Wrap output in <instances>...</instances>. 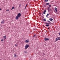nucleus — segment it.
Returning a JSON list of instances; mask_svg holds the SVG:
<instances>
[{"label": "nucleus", "mask_w": 60, "mask_h": 60, "mask_svg": "<svg viewBox=\"0 0 60 60\" xmlns=\"http://www.w3.org/2000/svg\"><path fill=\"white\" fill-rule=\"evenodd\" d=\"M49 40V39L48 38H45L44 41H48V40Z\"/></svg>", "instance_id": "20e7f679"}, {"label": "nucleus", "mask_w": 60, "mask_h": 60, "mask_svg": "<svg viewBox=\"0 0 60 60\" xmlns=\"http://www.w3.org/2000/svg\"><path fill=\"white\" fill-rule=\"evenodd\" d=\"M29 45H27L26 44V45L25 47V49H27L28 47H29Z\"/></svg>", "instance_id": "f03ea898"}, {"label": "nucleus", "mask_w": 60, "mask_h": 60, "mask_svg": "<svg viewBox=\"0 0 60 60\" xmlns=\"http://www.w3.org/2000/svg\"><path fill=\"white\" fill-rule=\"evenodd\" d=\"M46 26H49V24H48V25H46Z\"/></svg>", "instance_id": "f3484780"}, {"label": "nucleus", "mask_w": 60, "mask_h": 60, "mask_svg": "<svg viewBox=\"0 0 60 60\" xmlns=\"http://www.w3.org/2000/svg\"><path fill=\"white\" fill-rule=\"evenodd\" d=\"M42 15H43V14H42Z\"/></svg>", "instance_id": "473e14b6"}, {"label": "nucleus", "mask_w": 60, "mask_h": 60, "mask_svg": "<svg viewBox=\"0 0 60 60\" xmlns=\"http://www.w3.org/2000/svg\"><path fill=\"white\" fill-rule=\"evenodd\" d=\"M48 0H45V2L46 3L47 2H48Z\"/></svg>", "instance_id": "4468645a"}, {"label": "nucleus", "mask_w": 60, "mask_h": 60, "mask_svg": "<svg viewBox=\"0 0 60 60\" xmlns=\"http://www.w3.org/2000/svg\"><path fill=\"white\" fill-rule=\"evenodd\" d=\"M44 7H46V5H44Z\"/></svg>", "instance_id": "5701e85b"}, {"label": "nucleus", "mask_w": 60, "mask_h": 60, "mask_svg": "<svg viewBox=\"0 0 60 60\" xmlns=\"http://www.w3.org/2000/svg\"><path fill=\"white\" fill-rule=\"evenodd\" d=\"M54 9L55 10V11L56 12L57 11V8H54Z\"/></svg>", "instance_id": "39448f33"}, {"label": "nucleus", "mask_w": 60, "mask_h": 60, "mask_svg": "<svg viewBox=\"0 0 60 60\" xmlns=\"http://www.w3.org/2000/svg\"><path fill=\"white\" fill-rule=\"evenodd\" d=\"M1 23L2 24H4V20H2Z\"/></svg>", "instance_id": "0eeeda50"}, {"label": "nucleus", "mask_w": 60, "mask_h": 60, "mask_svg": "<svg viewBox=\"0 0 60 60\" xmlns=\"http://www.w3.org/2000/svg\"><path fill=\"white\" fill-rule=\"evenodd\" d=\"M46 5H49V3H46Z\"/></svg>", "instance_id": "ddd939ff"}, {"label": "nucleus", "mask_w": 60, "mask_h": 60, "mask_svg": "<svg viewBox=\"0 0 60 60\" xmlns=\"http://www.w3.org/2000/svg\"><path fill=\"white\" fill-rule=\"evenodd\" d=\"M27 5H28L27 4H26V6H27Z\"/></svg>", "instance_id": "7c9ffc66"}, {"label": "nucleus", "mask_w": 60, "mask_h": 60, "mask_svg": "<svg viewBox=\"0 0 60 60\" xmlns=\"http://www.w3.org/2000/svg\"><path fill=\"white\" fill-rule=\"evenodd\" d=\"M21 14L20 13H19L17 15V16L16 17L15 19H19V17H20V16H21Z\"/></svg>", "instance_id": "f257e3e1"}, {"label": "nucleus", "mask_w": 60, "mask_h": 60, "mask_svg": "<svg viewBox=\"0 0 60 60\" xmlns=\"http://www.w3.org/2000/svg\"><path fill=\"white\" fill-rule=\"evenodd\" d=\"M48 11H50L51 10L50 9V8H49V7H48Z\"/></svg>", "instance_id": "f8f14e48"}, {"label": "nucleus", "mask_w": 60, "mask_h": 60, "mask_svg": "<svg viewBox=\"0 0 60 60\" xmlns=\"http://www.w3.org/2000/svg\"><path fill=\"white\" fill-rule=\"evenodd\" d=\"M14 57H17V55L16 54H14Z\"/></svg>", "instance_id": "1a4fd4ad"}, {"label": "nucleus", "mask_w": 60, "mask_h": 60, "mask_svg": "<svg viewBox=\"0 0 60 60\" xmlns=\"http://www.w3.org/2000/svg\"><path fill=\"white\" fill-rule=\"evenodd\" d=\"M26 6H26H26H25V7H26Z\"/></svg>", "instance_id": "2f4dec72"}, {"label": "nucleus", "mask_w": 60, "mask_h": 60, "mask_svg": "<svg viewBox=\"0 0 60 60\" xmlns=\"http://www.w3.org/2000/svg\"><path fill=\"white\" fill-rule=\"evenodd\" d=\"M1 41H3V39H2L1 40Z\"/></svg>", "instance_id": "a878e982"}, {"label": "nucleus", "mask_w": 60, "mask_h": 60, "mask_svg": "<svg viewBox=\"0 0 60 60\" xmlns=\"http://www.w3.org/2000/svg\"><path fill=\"white\" fill-rule=\"evenodd\" d=\"M35 36H36V34H35L34 35L33 37H34H34Z\"/></svg>", "instance_id": "6ab92c4d"}, {"label": "nucleus", "mask_w": 60, "mask_h": 60, "mask_svg": "<svg viewBox=\"0 0 60 60\" xmlns=\"http://www.w3.org/2000/svg\"><path fill=\"white\" fill-rule=\"evenodd\" d=\"M15 46H16V47H17V44L15 45Z\"/></svg>", "instance_id": "b1692460"}, {"label": "nucleus", "mask_w": 60, "mask_h": 60, "mask_svg": "<svg viewBox=\"0 0 60 60\" xmlns=\"http://www.w3.org/2000/svg\"><path fill=\"white\" fill-rule=\"evenodd\" d=\"M19 7H20V5H19Z\"/></svg>", "instance_id": "f704fd0d"}, {"label": "nucleus", "mask_w": 60, "mask_h": 60, "mask_svg": "<svg viewBox=\"0 0 60 60\" xmlns=\"http://www.w3.org/2000/svg\"><path fill=\"white\" fill-rule=\"evenodd\" d=\"M4 40H5V39L6 38V36H4Z\"/></svg>", "instance_id": "9b49d317"}, {"label": "nucleus", "mask_w": 60, "mask_h": 60, "mask_svg": "<svg viewBox=\"0 0 60 60\" xmlns=\"http://www.w3.org/2000/svg\"><path fill=\"white\" fill-rule=\"evenodd\" d=\"M49 20L51 21H52V20H53V19H52V18H50L49 19Z\"/></svg>", "instance_id": "9d476101"}, {"label": "nucleus", "mask_w": 60, "mask_h": 60, "mask_svg": "<svg viewBox=\"0 0 60 60\" xmlns=\"http://www.w3.org/2000/svg\"><path fill=\"white\" fill-rule=\"evenodd\" d=\"M48 29H49V28H48Z\"/></svg>", "instance_id": "c756f323"}, {"label": "nucleus", "mask_w": 60, "mask_h": 60, "mask_svg": "<svg viewBox=\"0 0 60 60\" xmlns=\"http://www.w3.org/2000/svg\"><path fill=\"white\" fill-rule=\"evenodd\" d=\"M43 20H44V21H46V19H44Z\"/></svg>", "instance_id": "2eb2a0df"}, {"label": "nucleus", "mask_w": 60, "mask_h": 60, "mask_svg": "<svg viewBox=\"0 0 60 60\" xmlns=\"http://www.w3.org/2000/svg\"><path fill=\"white\" fill-rule=\"evenodd\" d=\"M25 42L26 43H28V42H29V40H27L25 41Z\"/></svg>", "instance_id": "423d86ee"}, {"label": "nucleus", "mask_w": 60, "mask_h": 60, "mask_svg": "<svg viewBox=\"0 0 60 60\" xmlns=\"http://www.w3.org/2000/svg\"><path fill=\"white\" fill-rule=\"evenodd\" d=\"M49 24H50L49 25H51V24H50V23H49Z\"/></svg>", "instance_id": "cd10ccee"}, {"label": "nucleus", "mask_w": 60, "mask_h": 60, "mask_svg": "<svg viewBox=\"0 0 60 60\" xmlns=\"http://www.w3.org/2000/svg\"><path fill=\"white\" fill-rule=\"evenodd\" d=\"M49 7H51V5H49Z\"/></svg>", "instance_id": "393cba45"}, {"label": "nucleus", "mask_w": 60, "mask_h": 60, "mask_svg": "<svg viewBox=\"0 0 60 60\" xmlns=\"http://www.w3.org/2000/svg\"><path fill=\"white\" fill-rule=\"evenodd\" d=\"M46 11H46V10H45L43 12V14H46V13L45 12H46Z\"/></svg>", "instance_id": "6e6552de"}, {"label": "nucleus", "mask_w": 60, "mask_h": 60, "mask_svg": "<svg viewBox=\"0 0 60 60\" xmlns=\"http://www.w3.org/2000/svg\"><path fill=\"white\" fill-rule=\"evenodd\" d=\"M60 40V37H59V38H57L56 39V41H57L58 40Z\"/></svg>", "instance_id": "7ed1b4c3"}, {"label": "nucleus", "mask_w": 60, "mask_h": 60, "mask_svg": "<svg viewBox=\"0 0 60 60\" xmlns=\"http://www.w3.org/2000/svg\"><path fill=\"white\" fill-rule=\"evenodd\" d=\"M26 7H25V9H26Z\"/></svg>", "instance_id": "bb28decb"}, {"label": "nucleus", "mask_w": 60, "mask_h": 60, "mask_svg": "<svg viewBox=\"0 0 60 60\" xmlns=\"http://www.w3.org/2000/svg\"><path fill=\"white\" fill-rule=\"evenodd\" d=\"M46 25H47V24H49V23L46 22Z\"/></svg>", "instance_id": "4be33fe9"}, {"label": "nucleus", "mask_w": 60, "mask_h": 60, "mask_svg": "<svg viewBox=\"0 0 60 60\" xmlns=\"http://www.w3.org/2000/svg\"><path fill=\"white\" fill-rule=\"evenodd\" d=\"M13 9H15V8H14V7H13L12 8L11 10H12Z\"/></svg>", "instance_id": "a211bd4d"}, {"label": "nucleus", "mask_w": 60, "mask_h": 60, "mask_svg": "<svg viewBox=\"0 0 60 60\" xmlns=\"http://www.w3.org/2000/svg\"><path fill=\"white\" fill-rule=\"evenodd\" d=\"M6 11H9V10H6Z\"/></svg>", "instance_id": "412c9836"}, {"label": "nucleus", "mask_w": 60, "mask_h": 60, "mask_svg": "<svg viewBox=\"0 0 60 60\" xmlns=\"http://www.w3.org/2000/svg\"><path fill=\"white\" fill-rule=\"evenodd\" d=\"M48 22H49V23H51V22H50V21H49V20H48Z\"/></svg>", "instance_id": "aec40b11"}, {"label": "nucleus", "mask_w": 60, "mask_h": 60, "mask_svg": "<svg viewBox=\"0 0 60 60\" xmlns=\"http://www.w3.org/2000/svg\"><path fill=\"white\" fill-rule=\"evenodd\" d=\"M48 15H49V14L48 13L47 15L46 16V17H47V18H48Z\"/></svg>", "instance_id": "dca6fc26"}, {"label": "nucleus", "mask_w": 60, "mask_h": 60, "mask_svg": "<svg viewBox=\"0 0 60 60\" xmlns=\"http://www.w3.org/2000/svg\"><path fill=\"white\" fill-rule=\"evenodd\" d=\"M59 35H60V33H59Z\"/></svg>", "instance_id": "c85d7f7f"}, {"label": "nucleus", "mask_w": 60, "mask_h": 60, "mask_svg": "<svg viewBox=\"0 0 60 60\" xmlns=\"http://www.w3.org/2000/svg\"><path fill=\"white\" fill-rule=\"evenodd\" d=\"M1 10V8H0V10Z\"/></svg>", "instance_id": "72a5a7b5"}]
</instances>
